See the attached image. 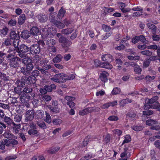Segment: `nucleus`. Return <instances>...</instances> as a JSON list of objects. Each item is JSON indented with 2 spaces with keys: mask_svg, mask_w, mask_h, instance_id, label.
Returning <instances> with one entry per match:
<instances>
[{
  "mask_svg": "<svg viewBox=\"0 0 160 160\" xmlns=\"http://www.w3.org/2000/svg\"><path fill=\"white\" fill-rule=\"evenodd\" d=\"M22 62L25 67L21 68V72L26 76H28L34 68V66L32 64V60L27 57L22 59Z\"/></svg>",
  "mask_w": 160,
  "mask_h": 160,
  "instance_id": "nucleus-1",
  "label": "nucleus"
},
{
  "mask_svg": "<svg viewBox=\"0 0 160 160\" xmlns=\"http://www.w3.org/2000/svg\"><path fill=\"white\" fill-rule=\"evenodd\" d=\"M13 44L14 47L16 48V51L18 53V55L21 58L27 57L25 53L29 50L30 47L24 44L19 45L18 42H16V44H14V42H13Z\"/></svg>",
  "mask_w": 160,
  "mask_h": 160,
  "instance_id": "nucleus-2",
  "label": "nucleus"
},
{
  "mask_svg": "<svg viewBox=\"0 0 160 160\" xmlns=\"http://www.w3.org/2000/svg\"><path fill=\"white\" fill-rule=\"evenodd\" d=\"M6 58L8 62L11 67L18 68L19 67L21 61L20 58L11 53L8 54Z\"/></svg>",
  "mask_w": 160,
  "mask_h": 160,
  "instance_id": "nucleus-3",
  "label": "nucleus"
},
{
  "mask_svg": "<svg viewBox=\"0 0 160 160\" xmlns=\"http://www.w3.org/2000/svg\"><path fill=\"white\" fill-rule=\"evenodd\" d=\"M51 80L56 82L63 83L67 81L66 75L63 73L56 74L51 78Z\"/></svg>",
  "mask_w": 160,
  "mask_h": 160,
  "instance_id": "nucleus-4",
  "label": "nucleus"
},
{
  "mask_svg": "<svg viewBox=\"0 0 160 160\" xmlns=\"http://www.w3.org/2000/svg\"><path fill=\"white\" fill-rule=\"evenodd\" d=\"M16 84L17 87L14 88V91L16 93L19 94L22 92V88L26 85L21 79L18 80L16 82Z\"/></svg>",
  "mask_w": 160,
  "mask_h": 160,
  "instance_id": "nucleus-5",
  "label": "nucleus"
},
{
  "mask_svg": "<svg viewBox=\"0 0 160 160\" xmlns=\"http://www.w3.org/2000/svg\"><path fill=\"white\" fill-rule=\"evenodd\" d=\"M109 62H102L98 60L95 61V64L97 67L101 68H104L108 69H111L112 68V66Z\"/></svg>",
  "mask_w": 160,
  "mask_h": 160,
  "instance_id": "nucleus-6",
  "label": "nucleus"
},
{
  "mask_svg": "<svg viewBox=\"0 0 160 160\" xmlns=\"http://www.w3.org/2000/svg\"><path fill=\"white\" fill-rule=\"evenodd\" d=\"M21 79L26 85L29 83L30 84L35 83L37 80L36 78L31 75L28 77L26 76L22 77Z\"/></svg>",
  "mask_w": 160,
  "mask_h": 160,
  "instance_id": "nucleus-7",
  "label": "nucleus"
},
{
  "mask_svg": "<svg viewBox=\"0 0 160 160\" xmlns=\"http://www.w3.org/2000/svg\"><path fill=\"white\" fill-rule=\"evenodd\" d=\"M41 51L40 46L36 44H33L30 47V52L32 55H38L40 53Z\"/></svg>",
  "mask_w": 160,
  "mask_h": 160,
  "instance_id": "nucleus-8",
  "label": "nucleus"
},
{
  "mask_svg": "<svg viewBox=\"0 0 160 160\" xmlns=\"http://www.w3.org/2000/svg\"><path fill=\"white\" fill-rule=\"evenodd\" d=\"M64 98L67 101V105L70 108H75V104L73 102L75 99L74 97L72 96H66Z\"/></svg>",
  "mask_w": 160,
  "mask_h": 160,
  "instance_id": "nucleus-9",
  "label": "nucleus"
},
{
  "mask_svg": "<svg viewBox=\"0 0 160 160\" xmlns=\"http://www.w3.org/2000/svg\"><path fill=\"white\" fill-rule=\"evenodd\" d=\"M50 21L57 28L59 29L64 28L65 25L64 23L60 21H58L55 19V16H51L50 18Z\"/></svg>",
  "mask_w": 160,
  "mask_h": 160,
  "instance_id": "nucleus-10",
  "label": "nucleus"
},
{
  "mask_svg": "<svg viewBox=\"0 0 160 160\" xmlns=\"http://www.w3.org/2000/svg\"><path fill=\"white\" fill-rule=\"evenodd\" d=\"M59 42L62 43L63 47H68L72 45V42L69 40H67L64 37L61 36L59 39Z\"/></svg>",
  "mask_w": 160,
  "mask_h": 160,
  "instance_id": "nucleus-11",
  "label": "nucleus"
},
{
  "mask_svg": "<svg viewBox=\"0 0 160 160\" xmlns=\"http://www.w3.org/2000/svg\"><path fill=\"white\" fill-rule=\"evenodd\" d=\"M9 37L11 39L16 40V42H18V40L20 38L19 32H18L17 33L15 31L12 30L10 31Z\"/></svg>",
  "mask_w": 160,
  "mask_h": 160,
  "instance_id": "nucleus-12",
  "label": "nucleus"
},
{
  "mask_svg": "<svg viewBox=\"0 0 160 160\" xmlns=\"http://www.w3.org/2000/svg\"><path fill=\"white\" fill-rule=\"evenodd\" d=\"M96 108L91 107L87 108L82 110H80L79 112V114L82 116H84L92 112L95 110Z\"/></svg>",
  "mask_w": 160,
  "mask_h": 160,
  "instance_id": "nucleus-13",
  "label": "nucleus"
},
{
  "mask_svg": "<svg viewBox=\"0 0 160 160\" xmlns=\"http://www.w3.org/2000/svg\"><path fill=\"white\" fill-rule=\"evenodd\" d=\"M35 115L34 111L33 110H29L27 111L25 115V120L31 121L34 117Z\"/></svg>",
  "mask_w": 160,
  "mask_h": 160,
  "instance_id": "nucleus-14",
  "label": "nucleus"
},
{
  "mask_svg": "<svg viewBox=\"0 0 160 160\" xmlns=\"http://www.w3.org/2000/svg\"><path fill=\"white\" fill-rule=\"evenodd\" d=\"M23 91L24 94L26 93L25 94L31 98H33L35 96V94L32 88L29 87H26L24 88Z\"/></svg>",
  "mask_w": 160,
  "mask_h": 160,
  "instance_id": "nucleus-15",
  "label": "nucleus"
},
{
  "mask_svg": "<svg viewBox=\"0 0 160 160\" xmlns=\"http://www.w3.org/2000/svg\"><path fill=\"white\" fill-rule=\"evenodd\" d=\"M36 18L38 19V21L41 22H45L48 19V17L47 15L41 13L36 16Z\"/></svg>",
  "mask_w": 160,
  "mask_h": 160,
  "instance_id": "nucleus-16",
  "label": "nucleus"
},
{
  "mask_svg": "<svg viewBox=\"0 0 160 160\" xmlns=\"http://www.w3.org/2000/svg\"><path fill=\"white\" fill-rule=\"evenodd\" d=\"M102 59L103 61L107 62H111L113 60V57L110 54H105L102 55Z\"/></svg>",
  "mask_w": 160,
  "mask_h": 160,
  "instance_id": "nucleus-17",
  "label": "nucleus"
},
{
  "mask_svg": "<svg viewBox=\"0 0 160 160\" xmlns=\"http://www.w3.org/2000/svg\"><path fill=\"white\" fill-rule=\"evenodd\" d=\"M126 118L131 120H136L138 118V115L134 112H129L126 115Z\"/></svg>",
  "mask_w": 160,
  "mask_h": 160,
  "instance_id": "nucleus-18",
  "label": "nucleus"
},
{
  "mask_svg": "<svg viewBox=\"0 0 160 160\" xmlns=\"http://www.w3.org/2000/svg\"><path fill=\"white\" fill-rule=\"evenodd\" d=\"M109 74L105 71H103L100 74L99 78L101 81L103 82H106L108 81V77Z\"/></svg>",
  "mask_w": 160,
  "mask_h": 160,
  "instance_id": "nucleus-19",
  "label": "nucleus"
},
{
  "mask_svg": "<svg viewBox=\"0 0 160 160\" xmlns=\"http://www.w3.org/2000/svg\"><path fill=\"white\" fill-rule=\"evenodd\" d=\"M31 97L24 94L23 95H21L19 98L20 100L22 103H26L29 101Z\"/></svg>",
  "mask_w": 160,
  "mask_h": 160,
  "instance_id": "nucleus-20",
  "label": "nucleus"
},
{
  "mask_svg": "<svg viewBox=\"0 0 160 160\" xmlns=\"http://www.w3.org/2000/svg\"><path fill=\"white\" fill-rule=\"evenodd\" d=\"M31 35L30 33L28 31L24 30L21 32L20 34V37L23 39H27L29 38Z\"/></svg>",
  "mask_w": 160,
  "mask_h": 160,
  "instance_id": "nucleus-21",
  "label": "nucleus"
},
{
  "mask_svg": "<svg viewBox=\"0 0 160 160\" xmlns=\"http://www.w3.org/2000/svg\"><path fill=\"white\" fill-rule=\"evenodd\" d=\"M30 34L34 36H37L39 33V28L36 26H33L30 30Z\"/></svg>",
  "mask_w": 160,
  "mask_h": 160,
  "instance_id": "nucleus-22",
  "label": "nucleus"
},
{
  "mask_svg": "<svg viewBox=\"0 0 160 160\" xmlns=\"http://www.w3.org/2000/svg\"><path fill=\"white\" fill-rule=\"evenodd\" d=\"M66 12L65 8L63 6H62L59 10L57 17L59 19H62L63 18Z\"/></svg>",
  "mask_w": 160,
  "mask_h": 160,
  "instance_id": "nucleus-23",
  "label": "nucleus"
},
{
  "mask_svg": "<svg viewBox=\"0 0 160 160\" xmlns=\"http://www.w3.org/2000/svg\"><path fill=\"white\" fill-rule=\"evenodd\" d=\"M146 25L149 29L152 30L151 32L152 34H155L156 33L157 28L154 25L150 23H148Z\"/></svg>",
  "mask_w": 160,
  "mask_h": 160,
  "instance_id": "nucleus-24",
  "label": "nucleus"
},
{
  "mask_svg": "<svg viewBox=\"0 0 160 160\" xmlns=\"http://www.w3.org/2000/svg\"><path fill=\"white\" fill-rule=\"evenodd\" d=\"M8 28L4 27L2 29H0V36L2 38L5 37L8 32Z\"/></svg>",
  "mask_w": 160,
  "mask_h": 160,
  "instance_id": "nucleus-25",
  "label": "nucleus"
},
{
  "mask_svg": "<svg viewBox=\"0 0 160 160\" xmlns=\"http://www.w3.org/2000/svg\"><path fill=\"white\" fill-rule=\"evenodd\" d=\"M26 20V16L24 14H21L18 17V23L19 25H22L25 22Z\"/></svg>",
  "mask_w": 160,
  "mask_h": 160,
  "instance_id": "nucleus-26",
  "label": "nucleus"
},
{
  "mask_svg": "<svg viewBox=\"0 0 160 160\" xmlns=\"http://www.w3.org/2000/svg\"><path fill=\"white\" fill-rule=\"evenodd\" d=\"M119 7L121 9L122 12L123 13L129 12L130 9L129 8H125V3L120 2L119 4Z\"/></svg>",
  "mask_w": 160,
  "mask_h": 160,
  "instance_id": "nucleus-27",
  "label": "nucleus"
},
{
  "mask_svg": "<svg viewBox=\"0 0 160 160\" xmlns=\"http://www.w3.org/2000/svg\"><path fill=\"white\" fill-rule=\"evenodd\" d=\"M44 111L42 110H37L35 113V117L38 119H42L44 116Z\"/></svg>",
  "mask_w": 160,
  "mask_h": 160,
  "instance_id": "nucleus-28",
  "label": "nucleus"
},
{
  "mask_svg": "<svg viewBox=\"0 0 160 160\" xmlns=\"http://www.w3.org/2000/svg\"><path fill=\"white\" fill-rule=\"evenodd\" d=\"M35 55V56L32 58V61L33 63H34L35 65H38V64L39 61L41 60V57L38 55Z\"/></svg>",
  "mask_w": 160,
  "mask_h": 160,
  "instance_id": "nucleus-29",
  "label": "nucleus"
},
{
  "mask_svg": "<svg viewBox=\"0 0 160 160\" xmlns=\"http://www.w3.org/2000/svg\"><path fill=\"white\" fill-rule=\"evenodd\" d=\"M46 117L44 119V121L48 123H50L52 121L51 118L49 113L47 111H45Z\"/></svg>",
  "mask_w": 160,
  "mask_h": 160,
  "instance_id": "nucleus-30",
  "label": "nucleus"
},
{
  "mask_svg": "<svg viewBox=\"0 0 160 160\" xmlns=\"http://www.w3.org/2000/svg\"><path fill=\"white\" fill-rule=\"evenodd\" d=\"M74 30L73 28H67L62 29L61 31L62 33L63 34H69L71 33Z\"/></svg>",
  "mask_w": 160,
  "mask_h": 160,
  "instance_id": "nucleus-31",
  "label": "nucleus"
},
{
  "mask_svg": "<svg viewBox=\"0 0 160 160\" xmlns=\"http://www.w3.org/2000/svg\"><path fill=\"white\" fill-rule=\"evenodd\" d=\"M62 57L61 54H58L53 59V61L54 63H58L62 61Z\"/></svg>",
  "mask_w": 160,
  "mask_h": 160,
  "instance_id": "nucleus-32",
  "label": "nucleus"
},
{
  "mask_svg": "<svg viewBox=\"0 0 160 160\" xmlns=\"http://www.w3.org/2000/svg\"><path fill=\"white\" fill-rule=\"evenodd\" d=\"M143 127L140 125H137L132 127V129L136 131H140L143 129Z\"/></svg>",
  "mask_w": 160,
  "mask_h": 160,
  "instance_id": "nucleus-33",
  "label": "nucleus"
},
{
  "mask_svg": "<svg viewBox=\"0 0 160 160\" xmlns=\"http://www.w3.org/2000/svg\"><path fill=\"white\" fill-rule=\"evenodd\" d=\"M55 42L54 40L50 38L46 42L47 45L49 47H52L54 46Z\"/></svg>",
  "mask_w": 160,
  "mask_h": 160,
  "instance_id": "nucleus-34",
  "label": "nucleus"
},
{
  "mask_svg": "<svg viewBox=\"0 0 160 160\" xmlns=\"http://www.w3.org/2000/svg\"><path fill=\"white\" fill-rule=\"evenodd\" d=\"M104 11L103 14L105 16L107 15L108 13L112 12L114 10V9L112 8L104 7Z\"/></svg>",
  "mask_w": 160,
  "mask_h": 160,
  "instance_id": "nucleus-35",
  "label": "nucleus"
},
{
  "mask_svg": "<svg viewBox=\"0 0 160 160\" xmlns=\"http://www.w3.org/2000/svg\"><path fill=\"white\" fill-rule=\"evenodd\" d=\"M60 149V147H58L52 148L51 149L48 150V152L49 153L53 154L57 152Z\"/></svg>",
  "mask_w": 160,
  "mask_h": 160,
  "instance_id": "nucleus-36",
  "label": "nucleus"
},
{
  "mask_svg": "<svg viewBox=\"0 0 160 160\" xmlns=\"http://www.w3.org/2000/svg\"><path fill=\"white\" fill-rule=\"evenodd\" d=\"M131 141V137L130 135L128 134L126 135L124 137V139L122 144V145L125 143H128Z\"/></svg>",
  "mask_w": 160,
  "mask_h": 160,
  "instance_id": "nucleus-37",
  "label": "nucleus"
},
{
  "mask_svg": "<svg viewBox=\"0 0 160 160\" xmlns=\"http://www.w3.org/2000/svg\"><path fill=\"white\" fill-rule=\"evenodd\" d=\"M37 125L42 129H45L47 128V126L45 123L42 121H38L37 122Z\"/></svg>",
  "mask_w": 160,
  "mask_h": 160,
  "instance_id": "nucleus-38",
  "label": "nucleus"
},
{
  "mask_svg": "<svg viewBox=\"0 0 160 160\" xmlns=\"http://www.w3.org/2000/svg\"><path fill=\"white\" fill-rule=\"evenodd\" d=\"M139 40L143 43L148 44L149 43V41L147 40L145 36L142 35L139 36Z\"/></svg>",
  "mask_w": 160,
  "mask_h": 160,
  "instance_id": "nucleus-39",
  "label": "nucleus"
},
{
  "mask_svg": "<svg viewBox=\"0 0 160 160\" xmlns=\"http://www.w3.org/2000/svg\"><path fill=\"white\" fill-rule=\"evenodd\" d=\"M155 77L154 76H150L149 75L147 76L145 78V79L146 80L147 83H149L151 82H153V81L155 78Z\"/></svg>",
  "mask_w": 160,
  "mask_h": 160,
  "instance_id": "nucleus-40",
  "label": "nucleus"
},
{
  "mask_svg": "<svg viewBox=\"0 0 160 160\" xmlns=\"http://www.w3.org/2000/svg\"><path fill=\"white\" fill-rule=\"evenodd\" d=\"M134 70L135 73L138 74H140L142 71V69L138 65H136L134 68Z\"/></svg>",
  "mask_w": 160,
  "mask_h": 160,
  "instance_id": "nucleus-41",
  "label": "nucleus"
},
{
  "mask_svg": "<svg viewBox=\"0 0 160 160\" xmlns=\"http://www.w3.org/2000/svg\"><path fill=\"white\" fill-rule=\"evenodd\" d=\"M157 122L155 120L152 119H148L146 122V124L149 126H152L154 124H157Z\"/></svg>",
  "mask_w": 160,
  "mask_h": 160,
  "instance_id": "nucleus-42",
  "label": "nucleus"
},
{
  "mask_svg": "<svg viewBox=\"0 0 160 160\" xmlns=\"http://www.w3.org/2000/svg\"><path fill=\"white\" fill-rule=\"evenodd\" d=\"M3 121L8 125H10L12 122V120L9 117L5 116L3 118Z\"/></svg>",
  "mask_w": 160,
  "mask_h": 160,
  "instance_id": "nucleus-43",
  "label": "nucleus"
},
{
  "mask_svg": "<svg viewBox=\"0 0 160 160\" xmlns=\"http://www.w3.org/2000/svg\"><path fill=\"white\" fill-rule=\"evenodd\" d=\"M152 106V103L150 101L148 100V101L147 102H146L144 105V108L145 110L148 109L150 108H151Z\"/></svg>",
  "mask_w": 160,
  "mask_h": 160,
  "instance_id": "nucleus-44",
  "label": "nucleus"
},
{
  "mask_svg": "<svg viewBox=\"0 0 160 160\" xmlns=\"http://www.w3.org/2000/svg\"><path fill=\"white\" fill-rule=\"evenodd\" d=\"M12 42L10 38H6L4 42L3 43V45L6 46H8L11 45Z\"/></svg>",
  "mask_w": 160,
  "mask_h": 160,
  "instance_id": "nucleus-45",
  "label": "nucleus"
},
{
  "mask_svg": "<svg viewBox=\"0 0 160 160\" xmlns=\"http://www.w3.org/2000/svg\"><path fill=\"white\" fill-rule=\"evenodd\" d=\"M102 28L104 32H108L110 31L111 28L109 26L103 24L102 25Z\"/></svg>",
  "mask_w": 160,
  "mask_h": 160,
  "instance_id": "nucleus-46",
  "label": "nucleus"
},
{
  "mask_svg": "<svg viewBox=\"0 0 160 160\" xmlns=\"http://www.w3.org/2000/svg\"><path fill=\"white\" fill-rule=\"evenodd\" d=\"M121 92L120 89L119 88L116 87L114 88L112 92V95H116L120 93Z\"/></svg>",
  "mask_w": 160,
  "mask_h": 160,
  "instance_id": "nucleus-47",
  "label": "nucleus"
},
{
  "mask_svg": "<svg viewBox=\"0 0 160 160\" xmlns=\"http://www.w3.org/2000/svg\"><path fill=\"white\" fill-rule=\"evenodd\" d=\"M3 136L5 138H7L8 140H10L13 138L14 136L12 134L9 133L8 132H6L3 134Z\"/></svg>",
  "mask_w": 160,
  "mask_h": 160,
  "instance_id": "nucleus-48",
  "label": "nucleus"
},
{
  "mask_svg": "<svg viewBox=\"0 0 160 160\" xmlns=\"http://www.w3.org/2000/svg\"><path fill=\"white\" fill-rule=\"evenodd\" d=\"M89 138H88V136L85 138L84 139L82 143V144L81 147H85L86 146L89 142Z\"/></svg>",
  "mask_w": 160,
  "mask_h": 160,
  "instance_id": "nucleus-49",
  "label": "nucleus"
},
{
  "mask_svg": "<svg viewBox=\"0 0 160 160\" xmlns=\"http://www.w3.org/2000/svg\"><path fill=\"white\" fill-rule=\"evenodd\" d=\"M52 122L55 125H59L62 122V120L60 119H55L53 120Z\"/></svg>",
  "mask_w": 160,
  "mask_h": 160,
  "instance_id": "nucleus-50",
  "label": "nucleus"
},
{
  "mask_svg": "<svg viewBox=\"0 0 160 160\" xmlns=\"http://www.w3.org/2000/svg\"><path fill=\"white\" fill-rule=\"evenodd\" d=\"M141 53L142 55L148 56H151L152 54V52L149 50L142 51L141 52Z\"/></svg>",
  "mask_w": 160,
  "mask_h": 160,
  "instance_id": "nucleus-51",
  "label": "nucleus"
},
{
  "mask_svg": "<svg viewBox=\"0 0 160 160\" xmlns=\"http://www.w3.org/2000/svg\"><path fill=\"white\" fill-rule=\"evenodd\" d=\"M32 160H45L44 157L42 155L34 156L32 158Z\"/></svg>",
  "mask_w": 160,
  "mask_h": 160,
  "instance_id": "nucleus-52",
  "label": "nucleus"
},
{
  "mask_svg": "<svg viewBox=\"0 0 160 160\" xmlns=\"http://www.w3.org/2000/svg\"><path fill=\"white\" fill-rule=\"evenodd\" d=\"M38 131L36 129H30L28 131V133L30 135H34L38 133Z\"/></svg>",
  "mask_w": 160,
  "mask_h": 160,
  "instance_id": "nucleus-53",
  "label": "nucleus"
},
{
  "mask_svg": "<svg viewBox=\"0 0 160 160\" xmlns=\"http://www.w3.org/2000/svg\"><path fill=\"white\" fill-rule=\"evenodd\" d=\"M55 86V85L54 84H51L50 86L48 85H46L44 86V88H45L46 92H51L52 90V86Z\"/></svg>",
  "mask_w": 160,
  "mask_h": 160,
  "instance_id": "nucleus-54",
  "label": "nucleus"
},
{
  "mask_svg": "<svg viewBox=\"0 0 160 160\" xmlns=\"http://www.w3.org/2000/svg\"><path fill=\"white\" fill-rule=\"evenodd\" d=\"M6 128V126L5 124L2 122H0V134L3 133L4 129Z\"/></svg>",
  "mask_w": 160,
  "mask_h": 160,
  "instance_id": "nucleus-55",
  "label": "nucleus"
},
{
  "mask_svg": "<svg viewBox=\"0 0 160 160\" xmlns=\"http://www.w3.org/2000/svg\"><path fill=\"white\" fill-rule=\"evenodd\" d=\"M150 157L151 158L152 160H159L157 159L155 155L156 153L154 150H151L150 151Z\"/></svg>",
  "mask_w": 160,
  "mask_h": 160,
  "instance_id": "nucleus-56",
  "label": "nucleus"
},
{
  "mask_svg": "<svg viewBox=\"0 0 160 160\" xmlns=\"http://www.w3.org/2000/svg\"><path fill=\"white\" fill-rule=\"evenodd\" d=\"M127 57L128 59L131 60H138L140 59V56H128Z\"/></svg>",
  "mask_w": 160,
  "mask_h": 160,
  "instance_id": "nucleus-57",
  "label": "nucleus"
},
{
  "mask_svg": "<svg viewBox=\"0 0 160 160\" xmlns=\"http://www.w3.org/2000/svg\"><path fill=\"white\" fill-rule=\"evenodd\" d=\"M22 118V116L20 114L16 115L15 116L14 120L15 122H19Z\"/></svg>",
  "mask_w": 160,
  "mask_h": 160,
  "instance_id": "nucleus-58",
  "label": "nucleus"
},
{
  "mask_svg": "<svg viewBox=\"0 0 160 160\" xmlns=\"http://www.w3.org/2000/svg\"><path fill=\"white\" fill-rule=\"evenodd\" d=\"M160 107V103L158 101H157L152 104L151 108L154 109H157L159 108Z\"/></svg>",
  "mask_w": 160,
  "mask_h": 160,
  "instance_id": "nucleus-59",
  "label": "nucleus"
},
{
  "mask_svg": "<svg viewBox=\"0 0 160 160\" xmlns=\"http://www.w3.org/2000/svg\"><path fill=\"white\" fill-rule=\"evenodd\" d=\"M37 69L39 70V71L42 73V74L44 75H46L48 76L49 74V72L47 70H44L42 68H41L39 67H38Z\"/></svg>",
  "mask_w": 160,
  "mask_h": 160,
  "instance_id": "nucleus-60",
  "label": "nucleus"
},
{
  "mask_svg": "<svg viewBox=\"0 0 160 160\" xmlns=\"http://www.w3.org/2000/svg\"><path fill=\"white\" fill-rule=\"evenodd\" d=\"M119 119L118 117L115 115H112L108 118V119L111 121H117Z\"/></svg>",
  "mask_w": 160,
  "mask_h": 160,
  "instance_id": "nucleus-61",
  "label": "nucleus"
},
{
  "mask_svg": "<svg viewBox=\"0 0 160 160\" xmlns=\"http://www.w3.org/2000/svg\"><path fill=\"white\" fill-rule=\"evenodd\" d=\"M10 140L11 146L12 147H13L14 146L18 144V141L17 140L14 139H13L12 138L10 139Z\"/></svg>",
  "mask_w": 160,
  "mask_h": 160,
  "instance_id": "nucleus-62",
  "label": "nucleus"
},
{
  "mask_svg": "<svg viewBox=\"0 0 160 160\" xmlns=\"http://www.w3.org/2000/svg\"><path fill=\"white\" fill-rule=\"evenodd\" d=\"M130 152H123L120 154V157L121 158H124L126 157L127 158L130 157Z\"/></svg>",
  "mask_w": 160,
  "mask_h": 160,
  "instance_id": "nucleus-63",
  "label": "nucleus"
},
{
  "mask_svg": "<svg viewBox=\"0 0 160 160\" xmlns=\"http://www.w3.org/2000/svg\"><path fill=\"white\" fill-rule=\"evenodd\" d=\"M139 36H136L133 38H132V42L134 44L137 43L139 40Z\"/></svg>",
  "mask_w": 160,
  "mask_h": 160,
  "instance_id": "nucleus-64",
  "label": "nucleus"
}]
</instances>
